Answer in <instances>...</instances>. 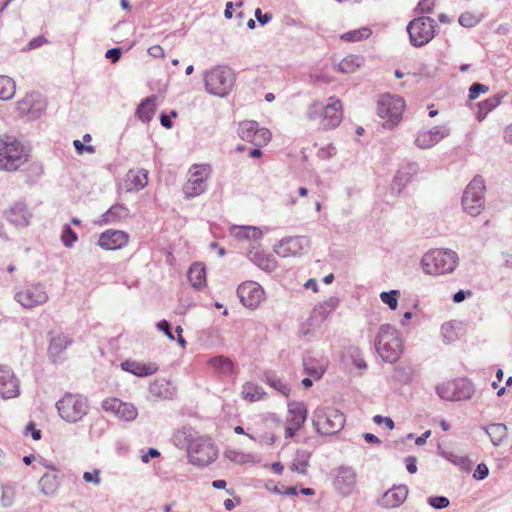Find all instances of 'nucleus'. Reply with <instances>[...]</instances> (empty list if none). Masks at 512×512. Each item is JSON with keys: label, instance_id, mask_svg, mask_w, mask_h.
I'll list each match as a JSON object with an SVG mask.
<instances>
[{"label": "nucleus", "instance_id": "nucleus-3", "mask_svg": "<svg viewBox=\"0 0 512 512\" xmlns=\"http://www.w3.org/2000/svg\"><path fill=\"white\" fill-rule=\"evenodd\" d=\"M203 81L207 93L225 97L234 86L235 74L230 67L218 65L204 72Z\"/></svg>", "mask_w": 512, "mask_h": 512}, {"label": "nucleus", "instance_id": "nucleus-1", "mask_svg": "<svg viewBox=\"0 0 512 512\" xmlns=\"http://www.w3.org/2000/svg\"><path fill=\"white\" fill-rule=\"evenodd\" d=\"M459 262L457 253L451 249H431L426 252L420 261L424 273L439 276L452 273Z\"/></svg>", "mask_w": 512, "mask_h": 512}, {"label": "nucleus", "instance_id": "nucleus-43", "mask_svg": "<svg viewBox=\"0 0 512 512\" xmlns=\"http://www.w3.org/2000/svg\"><path fill=\"white\" fill-rule=\"evenodd\" d=\"M16 91V85L12 78L0 75V99L9 100L11 99Z\"/></svg>", "mask_w": 512, "mask_h": 512}, {"label": "nucleus", "instance_id": "nucleus-14", "mask_svg": "<svg viewBox=\"0 0 512 512\" xmlns=\"http://www.w3.org/2000/svg\"><path fill=\"white\" fill-rule=\"evenodd\" d=\"M189 173L190 177L183 187V192L187 198H193L205 192L210 167L208 165H193Z\"/></svg>", "mask_w": 512, "mask_h": 512}, {"label": "nucleus", "instance_id": "nucleus-49", "mask_svg": "<svg viewBox=\"0 0 512 512\" xmlns=\"http://www.w3.org/2000/svg\"><path fill=\"white\" fill-rule=\"evenodd\" d=\"M400 296L399 290L383 291L380 293L381 301L386 304L391 310H396L398 306V299Z\"/></svg>", "mask_w": 512, "mask_h": 512}, {"label": "nucleus", "instance_id": "nucleus-4", "mask_svg": "<svg viewBox=\"0 0 512 512\" xmlns=\"http://www.w3.org/2000/svg\"><path fill=\"white\" fill-rule=\"evenodd\" d=\"M59 416L68 423L81 421L89 412L88 399L80 394H65L56 403Z\"/></svg>", "mask_w": 512, "mask_h": 512}, {"label": "nucleus", "instance_id": "nucleus-13", "mask_svg": "<svg viewBox=\"0 0 512 512\" xmlns=\"http://www.w3.org/2000/svg\"><path fill=\"white\" fill-rule=\"evenodd\" d=\"M238 135L243 141L252 143L257 147L267 145L272 136L267 128L260 127L254 120L241 122L238 127Z\"/></svg>", "mask_w": 512, "mask_h": 512}, {"label": "nucleus", "instance_id": "nucleus-64", "mask_svg": "<svg viewBox=\"0 0 512 512\" xmlns=\"http://www.w3.org/2000/svg\"><path fill=\"white\" fill-rule=\"evenodd\" d=\"M255 18L260 25H265L272 19V15L270 13H263L260 8H257L255 10Z\"/></svg>", "mask_w": 512, "mask_h": 512}, {"label": "nucleus", "instance_id": "nucleus-54", "mask_svg": "<svg viewBox=\"0 0 512 512\" xmlns=\"http://www.w3.org/2000/svg\"><path fill=\"white\" fill-rule=\"evenodd\" d=\"M427 503L434 509H444L450 504V501L445 496H430L427 498Z\"/></svg>", "mask_w": 512, "mask_h": 512}, {"label": "nucleus", "instance_id": "nucleus-28", "mask_svg": "<svg viewBox=\"0 0 512 512\" xmlns=\"http://www.w3.org/2000/svg\"><path fill=\"white\" fill-rule=\"evenodd\" d=\"M121 369L137 377L150 376L158 371L155 363H142L135 360H125L121 363Z\"/></svg>", "mask_w": 512, "mask_h": 512}, {"label": "nucleus", "instance_id": "nucleus-63", "mask_svg": "<svg viewBox=\"0 0 512 512\" xmlns=\"http://www.w3.org/2000/svg\"><path fill=\"white\" fill-rule=\"evenodd\" d=\"M433 10V2L431 0H420L417 5V11L422 14H429Z\"/></svg>", "mask_w": 512, "mask_h": 512}, {"label": "nucleus", "instance_id": "nucleus-48", "mask_svg": "<svg viewBox=\"0 0 512 512\" xmlns=\"http://www.w3.org/2000/svg\"><path fill=\"white\" fill-rule=\"evenodd\" d=\"M338 303L339 299L337 297H330L328 300L315 307L314 312L318 313L324 319L336 308Z\"/></svg>", "mask_w": 512, "mask_h": 512}, {"label": "nucleus", "instance_id": "nucleus-35", "mask_svg": "<svg viewBox=\"0 0 512 512\" xmlns=\"http://www.w3.org/2000/svg\"><path fill=\"white\" fill-rule=\"evenodd\" d=\"M456 401L468 400L475 392L474 385L466 378L453 380Z\"/></svg>", "mask_w": 512, "mask_h": 512}, {"label": "nucleus", "instance_id": "nucleus-59", "mask_svg": "<svg viewBox=\"0 0 512 512\" xmlns=\"http://www.w3.org/2000/svg\"><path fill=\"white\" fill-rule=\"evenodd\" d=\"M489 474V469L485 463H479L474 471L473 477L477 480H484Z\"/></svg>", "mask_w": 512, "mask_h": 512}, {"label": "nucleus", "instance_id": "nucleus-32", "mask_svg": "<svg viewBox=\"0 0 512 512\" xmlns=\"http://www.w3.org/2000/svg\"><path fill=\"white\" fill-rule=\"evenodd\" d=\"M481 429L485 431L494 446H500L503 440L507 437V427L503 423L482 425Z\"/></svg>", "mask_w": 512, "mask_h": 512}, {"label": "nucleus", "instance_id": "nucleus-45", "mask_svg": "<svg viewBox=\"0 0 512 512\" xmlns=\"http://www.w3.org/2000/svg\"><path fill=\"white\" fill-rule=\"evenodd\" d=\"M371 34V29L369 27L364 26L359 29L343 33L340 36V39L346 42H357L369 38Z\"/></svg>", "mask_w": 512, "mask_h": 512}, {"label": "nucleus", "instance_id": "nucleus-46", "mask_svg": "<svg viewBox=\"0 0 512 512\" xmlns=\"http://www.w3.org/2000/svg\"><path fill=\"white\" fill-rule=\"evenodd\" d=\"M149 391L156 397L167 398L171 395L170 383L165 379L155 380L150 384Z\"/></svg>", "mask_w": 512, "mask_h": 512}, {"label": "nucleus", "instance_id": "nucleus-44", "mask_svg": "<svg viewBox=\"0 0 512 512\" xmlns=\"http://www.w3.org/2000/svg\"><path fill=\"white\" fill-rule=\"evenodd\" d=\"M309 457L310 454L306 451H297L296 457L290 466L291 471L306 475Z\"/></svg>", "mask_w": 512, "mask_h": 512}, {"label": "nucleus", "instance_id": "nucleus-24", "mask_svg": "<svg viewBox=\"0 0 512 512\" xmlns=\"http://www.w3.org/2000/svg\"><path fill=\"white\" fill-rule=\"evenodd\" d=\"M327 365L328 360L322 356L316 357L309 353L303 357L304 372L314 380H319L323 376Z\"/></svg>", "mask_w": 512, "mask_h": 512}, {"label": "nucleus", "instance_id": "nucleus-19", "mask_svg": "<svg viewBox=\"0 0 512 512\" xmlns=\"http://www.w3.org/2000/svg\"><path fill=\"white\" fill-rule=\"evenodd\" d=\"M102 408L106 412H112L125 421L134 420L137 415V408L131 403H125L117 398H108L102 402Z\"/></svg>", "mask_w": 512, "mask_h": 512}, {"label": "nucleus", "instance_id": "nucleus-47", "mask_svg": "<svg viewBox=\"0 0 512 512\" xmlns=\"http://www.w3.org/2000/svg\"><path fill=\"white\" fill-rule=\"evenodd\" d=\"M453 381H447L436 386L437 395L446 401H456Z\"/></svg>", "mask_w": 512, "mask_h": 512}, {"label": "nucleus", "instance_id": "nucleus-51", "mask_svg": "<svg viewBox=\"0 0 512 512\" xmlns=\"http://www.w3.org/2000/svg\"><path fill=\"white\" fill-rule=\"evenodd\" d=\"M325 105L321 102L312 103L306 112V117L309 120H317L322 118V114L324 113Z\"/></svg>", "mask_w": 512, "mask_h": 512}, {"label": "nucleus", "instance_id": "nucleus-33", "mask_svg": "<svg viewBox=\"0 0 512 512\" xmlns=\"http://www.w3.org/2000/svg\"><path fill=\"white\" fill-rule=\"evenodd\" d=\"M230 234L238 240H259L262 238V231L255 226H233Z\"/></svg>", "mask_w": 512, "mask_h": 512}, {"label": "nucleus", "instance_id": "nucleus-39", "mask_svg": "<svg viewBox=\"0 0 512 512\" xmlns=\"http://www.w3.org/2000/svg\"><path fill=\"white\" fill-rule=\"evenodd\" d=\"M39 489L46 496L55 495L59 488L56 474L45 473L39 480Z\"/></svg>", "mask_w": 512, "mask_h": 512}, {"label": "nucleus", "instance_id": "nucleus-53", "mask_svg": "<svg viewBox=\"0 0 512 512\" xmlns=\"http://www.w3.org/2000/svg\"><path fill=\"white\" fill-rule=\"evenodd\" d=\"M226 456L228 459L240 464H245L253 461L252 454L237 452L235 450L227 451Z\"/></svg>", "mask_w": 512, "mask_h": 512}, {"label": "nucleus", "instance_id": "nucleus-26", "mask_svg": "<svg viewBox=\"0 0 512 512\" xmlns=\"http://www.w3.org/2000/svg\"><path fill=\"white\" fill-rule=\"evenodd\" d=\"M6 219L16 227H26L29 224L30 214L25 203L15 202L6 212Z\"/></svg>", "mask_w": 512, "mask_h": 512}, {"label": "nucleus", "instance_id": "nucleus-62", "mask_svg": "<svg viewBox=\"0 0 512 512\" xmlns=\"http://www.w3.org/2000/svg\"><path fill=\"white\" fill-rule=\"evenodd\" d=\"M83 479L88 483L99 485L101 482V479L99 477V470L95 469L92 472H84Z\"/></svg>", "mask_w": 512, "mask_h": 512}, {"label": "nucleus", "instance_id": "nucleus-15", "mask_svg": "<svg viewBox=\"0 0 512 512\" xmlns=\"http://www.w3.org/2000/svg\"><path fill=\"white\" fill-rule=\"evenodd\" d=\"M310 247V240L306 236H291L281 239L275 246L274 252L283 258L296 257L303 254Z\"/></svg>", "mask_w": 512, "mask_h": 512}, {"label": "nucleus", "instance_id": "nucleus-36", "mask_svg": "<svg viewBox=\"0 0 512 512\" xmlns=\"http://www.w3.org/2000/svg\"><path fill=\"white\" fill-rule=\"evenodd\" d=\"M263 381L284 396H288L290 394L291 389L289 384L278 377L273 371H266L263 376Z\"/></svg>", "mask_w": 512, "mask_h": 512}, {"label": "nucleus", "instance_id": "nucleus-41", "mask_svg": "<svg viewBox=\"0 0 512 512\" xmlns=\"http://www.w3.org/2000/svg\"><path fill=\"white\" fill-rule=\"evenodd\" d=\"M249 259L264 271H272L276 267V261L272 255H266L259 251L250 252Z\"/></svg>", "mask_w": 512, "mask_h": 512}, {"label": "nucleus", "instance_id": "nucleus-50", "mask_svg": "<svg viewBox=\"0 0 512 512\" xmlns=\"http://www.w3.org/2000/svg\"><path fill=\"white\" fill-rule=\"evenodd\" d=\"M77 240H78V236H77L76 232L71 228L70 225L65 224L62 227V232H61V241H62L63 245L67 248H71V247H73V245L75 244V242Z\"/></svg>", "mask_w": 512, "mask_h": 512}, {"label": "nucleus", "instance_id": "nucleus-31", "mask_svg": "<svg viewBox=\"0 0 512 512\" xmlns=\"http://www.w3.org/2000/svg\"><path fill=\"white\" fill-rule=\"evenodd\" d=\"M156 100L155 95H151L143 99L136 109V116L139 120L144 123H149L156 111Z\"/></svg>", "mask_w": 512, "mask_h": 512}, {"label": "nucleus", "instance_id": "nucleus-17", "mask_svg": "<svg viewBox=\"0 0 512 512\" xmlns=\"http://www.w3.org/2000/svg\"><path fill=\"white\" fill-rule=\"evenodd\" d=\"M357 475L350 466H339L335 469L334 487L343 496L351 494L356 486Z\"/></svg>", "mask_w": 512, "mask_h": 512}, {"label": "nucleus", "instance_id": "nucleus-21", "mask_svg": "<svg viewBox=\"0 0 512 512\" xmlns=\"http://www.w3.org/2000/svg\"><path fill=\"white\" fill-rule=\"evenodd\" d=\"M129 235L121 230H106L101 233L98 245L104 250H118L127 245Z\"/></svg>", "mask_w": 512, "mask_h": 512}, {"label": "nucleus", "instance_id": "nucleus-34", "mask_svg": "<svg viewBox=\"0 0 512 512\" xmlns=\"http://www.w3.org/2000/svg\"><path fill=\"white\" fill-rule=\"evenodd\" d=\"M207 363L215 369L217 372L230 376L233 375L235 372L234 364L232 360L226 356L223 355H216L207 361Z\"/></svg>", "mask_w": 512, "mask_h": 512}, {"label": "nucleus", "instance_id": "nucleus-12", "mask_svg": "<svg viewBox=\"0 0 512 512\" xmlns=\"http://www.w3.org/2000/svg\"><path fill=\"white\" fill-rule=\"evenodd\" d=\"M47 108V103L42 94L38 92L28 93L17 102V112L28 120L40 118Z\"/></svg>", "mask_w": 512, "mask_h": 512}, {"label": "nucleus", "instance_id": "nucleus-57", "mask_svg": "<svg viewBox=\"0 0 512 512\" xmlns=\"http://www.w3.org/2000/svg\"><path fill=\"white\" fill-rule=\"evenodd\" d=\"M73 146L75 148V151L78 155H83L84 153L93 154L95 153L96 149L92 145H85L80 140L76 139L73 141Z\"/></svg>", "mask_w": 512, "mask_h": 512}, {"label": "nucleus", "instance_id": "nucleus-55", "mask_svg": "<svg viewBox=\"0 0 512 512\" xmlns=\"http://www.w3.org/2000/svg\"><path fill=\"white\" fill-rule=\"evenodd\" d=\"M488 90H489L488 86H486L482 83L475 82L469 88V99L475 100L481 94L486 93Z\"/></svg>", "mask_w": 512, "mask_h": 512}, {"label": "nucleus", "instance_id": "nucleus-30", "mask_svg": "<svg viewBox=\"0 0 512 512\" xmlns=\"http://www.w3.org/2000/svg\"><path fill=\"white\" fill-rule=\"evenodd\" d=\"M287 425L300 430L307 418V409L303 403L293 402L288 405Z\"/></svg>", "mask_w": 512, "mask_h": 512}, {"label": "nucleus", "instance_id": "nucleus-8", "mask_svg": "<svg viewBox=\"0 0 512 512\" xmlns=\"http://www.w3.org/2000/svg\"><path fill=\"white\" fill-rule=\"evenodd\" d=\"M484 180L477 176L466 187L463 197L462 206L465 212L471 216H477L484 208Z\"/></svg>", "mask_w": 512, "mask_h": 512}, {"label": "nucleus", "instance_id": "nucleus-20", "mask_svg": "<svg viewBox=\"0 0 512 512\" xmlns=\"http://www.w3.org/2000/svg\"><path fill=\"white\" fill-rule=\"evenodd\" d=\"M19 393V380L14 372L8 366L0 365V395L4 399H11Z\"/></svg>", "mask_w": 512, "mask_h": 512}, {"label": "nucleus", "instance_id": "nucleus-52", "mask_svg": "<svg viewBox=\"0 0 512 512\" xmlns=\"http://www.w3.org/2000/svg\"><path fill=\"white\" fill-rule=\"evenodd\" d=\"M502 98H503L502 95L495 94V95L487 98L486 100L479 102L478 106L482 107V109H484V111L489 113L492 110H494L498 105H500Z\"/></svg>", "mask_w": 512, "mask_h": 512}, {"label": "nucleus", "instance_id": "nucleus-10", "mask_svg": "<svg viewBox=\"0 0 512 512\" xmlns=\"http://www.w3.org/2000/svg\"><path fill=\"white\" fill-rule=\"evenodd\" d=\"M25 161L23 147L19 142L0 139V169L15 171Z\"/></svg>", "mask_w": 512, "mask_h": 512}, {"label": "nucleus", "instance_id": "nucleus-60", "mask_svg": "<svg viewBox=\"0 0 512 512\" xmlns=\"http://www.w3.org/2000/svg\"><path fill=\"white\" fill-rule=\"evenodd\" d=\"M122 55V49L114 47L106 51L105 57L109 59L113 64L117 63Z\"/></svg>", "mask_w": 512, "mask_h": 512}, {"label": "nucleus", "instance_id": "nucleus-56", "mask_svg": "<svg viewBox=\"0 0 512 512\" xmlns=\"http://www.w3.org/2000/svg\"><path fill=\"white\" fill-rule=\"evenodd\" d=\"M479 18L470 14V13H463L459 17V23L463 27H474L479 23Z\"/></svg>", "mask_w": 512, "mask_h": 512}, {"label": "nucleus", "instance_id": "nucleus-61", "mask_svg": "<svg viewBox=\"0 0 512 512\" xmlns=\"http://www.w3.org/2000/svg\"><path fill=\"white\" fill-rule=\"evenodd\" d=\"M157 328L162 331L170 340H174V335L171 331V324L167 320H161L157 323Z\"/></svg>", "mask_w": 512, "mask_h": 512}, {"label": "nucleus", "instance_id": "nucleus-7", "mask_svg": "<svg viewBox=\"0 0 512 512\" xmlns=\"http://www.w3.org/2000/svg\"><path fill=\"white\" fill-rule=\"evenodd\" d=\"M437 24L429 16H420L409 22L407 32L410 43L414 47H422L428 44L436 34Z\"/></svg>", "mask_w": 512, "mask_h": 512}, {"label": "nucleus", "instance_id": "nucleus-9", "mask_svg": "<svg viewBox=\"0 0 512 512\" xmlns=\"http://www.w3.org/2000/svg\"><path fill=\"white\" fill-rule=\"evenodd\" d=\"M189 461L198 466H206L215 460L218 454L216 446L207 437L192 440L188 446Z\"/></svg>", "mask_w": 512, "mask_h": 512}, {"label": "nucleus", "instance_id": "nucleus-23", "mask_svg": "<svg viewBox=\"0 0 512 512\" xmlns=\"http://www.w3.org/2000/svg\"><path fill=\"white\" fill-rule=\"evenodd\" d=\"M418 172V165L416 163H407L398 169L395 174L392 184L391 191L396 194H400L401 191L410 182L411 178Z\"/></svg>", "mask_w": 512, "mask_h": 512}, {"label": "nucleus", "instance_id": "nucleus-38", "mask_svg": "<svg viewBox=\"0 0 512 512\" xmlns=\"http://www.w3.org/2000/svg\"><path fill=\"white\" fill-rule=\"evenodd\" d=\"M241 396L248 402H256L263 399L266 393L260 385L246 382L242 387Z\"/></svg>", "mask_w": 512, "mask_h": 512}, {"label": "nucleus", "instance_id": "nucleus-11", "mask_svg": "<svg viewBox=\"0 0 512 512\" xmlns=\"http://www.w3.org/2000/svg\"><path fill=\"white\" fill-rule=\"evenodd\" d=\"M14 299L23 308L32 309L44 305L49 297L45 285L40 282H35L17 291L14 295Z\"/></svg>", "mask_w": 512, "mask_h": 512}, {"label": "nucleus", "instance_id": "nucleus-6", "mask_svg": "<svg viewBox=\"0 0 512 512\" xmlns=\"http://www.w3.org/2000/svg\"><path fill=\"white\" fill-rule=\"evenodd\" d=\"M405 108V101L402 97L396 95H383L378 100L377 113L384 120L383 128L393 129L401 119Z\"/></svg>", "mask_w": 512, "mask_h": 512}, {"label": "nucleus", "instance_id": "nucleus-22", "mask_svg": "<svg viewBox=\"0 0 512 512\" xmlns=\"http://www.w3.org/2000/svg\"><path fill=\"white\" fill-rule=\"evenodd\" d=\"M330 103L325 105L324 113L322 114V125L324 128L337 127L343 117L341 101L333 97L330 98Z\"/></svg>", "mask_w": 512, "mask_h": 512}, {"label": "nucleus", "instance_id": "nucleus-58", "mask_svg": "<svg viewBox=\"0 0 512 512\" xmlns=\"http://www.w3.org/2000/svg\"><path fill=\"white\" fill-rule=\"evenodd\" d=\"M446 459L452 462L455 465L465 467L469 463V459L466 456H459L453 453H448L446 455Z\"/></svg>", "mask_w": 512, "mask_h": 512}, {"label": "nucleus", "instance_id": "nucleus-5", "mask_svg": "<svg viewBox=\"0 0 512 512\" xmlns=\"http://www.w3.org/2000/svg\"><path fill=\"white\" fill-rule=\"evenodd\" d=\"M313 426L320 435H334L345 424L344 414L331 407H317L312 416Z\"/></svg>", "mask_w": 512, "mask_h": 512}, {"label": "nucleus", "instance_id": "nucleus-2", "mask_svg": "<svg viewBox=\"0 0 512 512\" xmlns=\"http://www.w3.org/2000/svg\"><path fill=\"white\" fill-rule=\"evenodd\" d=\"M375 349L387 363H395L402 353V339L395 327L390 324H382L375 338Z\"/></svg>", "mask_w": 512, "mask_h": 512}, {"label": "nucleus", "instance_id": "nucleus-29", "mask_svg": "<svg viewBox=\"0 0 512 512\" xmlns=\"http://www.w3.org/2000/svg\"><path fill=\"white\" fill-rule=\"evenodd\" d=\"M148 184V170L130 169L126 174L125 185L127 191H139Z\"/></svg>", "mask_w": 512, "mask_h": 512}, {"label": "nucleus", "instance_id": "nucleus-18", "mask_svg": "<svg viewBox=\"0 0 512 512\" xmlns=\"http://www.w3.org/2000/svg\"><path fill=\"white\" fill-rule=\"evenodd\" d=\"M449 134L450 129L446 125L435 126L427 131H419L414 143L420 149H429L449 136Z\"/></svg>", "mask_w": 512, "mask_h": 512}, {"label": "nucleus", "instance_id": "nucleus-16", "mask_svg": "<svg viewBox=\"0 0 512 512\" xmlns=\"http://www.w3.org/2000/svg\"><path fill=\"white\" fill-rule=\"evenodd\" d=\"M237 295L245 307L255 309L264 298V290L258 283L247 281L238 286Z\"/></svg>", "mask_w": 512, "mask_h": 512}, {"label": "nucleus", "instance_id": "nucleus-42", "mask_svg": "<svg viewBox=\"0 0 512 512\" xmlns=\"http://www.w3.org/2000/svg\"><path fill=\"white\" fill-rule=\"evenodd\" d=\"M363 61V57L360 55H348L338 64L339 71L347 74L353 73L362 65Z\"/></svg>", "mask_w": 512, "mask_h": 512}, {"label": "nucleus", "instance_id": "nucleus-37", "mask_svg": "<svg viewBox=\"0 0 512 512\" xmlns=\"http://www.w3.org/2000/svg\"><path fill=\"white\" fill-rule=\"evenodd\" d=\"M188 279L192 286L201 289L206 284L205 267L202 263H194L188 270Z\"/></svg>", "mask_w": 512, "mask_h": 512}, {"label": "nucleus", "instance_id": "nucleus-40", "mask_svg": "<svg viewBox=\"0 0 512 512\" xmlns=\"http://www.w3.org/2000/svg\"><path fill=\"white\" fill-rule=\"evenodd\" d=\"M129 214V210L121 205L116 204L110 207V209L102 215L101 224H110L118 222L126 218Z\"/></svg>", "mask_w": 512, "mask_h": 512}, {"label": "nucleus", "instance_id": "nucleus-25", "mask_svg": "<svg viewBox=\"0 0 512 512\" xmlns=\"http://www.w3.org/2000/svg\"><path fill=\"white\" fill-rule=\"evenodd\" d=\"M408 488L405 485L393 486L387 490L379 501L383 508L399 507L407 498Z\"/></svg>", "mask_w": 512, "mask_h": 512}, {"label": "nucleus", "instance_id": "nucleus-27", "mask_svg": "<svg viewBox=\"0 0 512 512\" xmlns=\"http://www.w3.org/2000/svg\"><path fill=\"white\" fill-rule=\"evenodd\" d=\"M73 343V339L66 334L60 333L51 338L48 355L53 362H58L63 359V353Z\"/></svg>", "mask_w": 512, "mask_h": 512}]
</instances>
